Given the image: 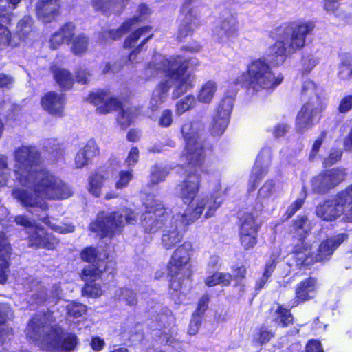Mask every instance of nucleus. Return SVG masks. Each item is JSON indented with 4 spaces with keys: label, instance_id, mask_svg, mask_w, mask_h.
Listing matches in <instances>:
<instances>
[{
    "label": "nucleus",
    "instance_id": "f257e3e1",
    "mask_svg": "<svg viewBox=\"0 0 352 352\" xmlns=\"http://www.w3.org/2000/svg\"><path fill=\"white\" fill-rule=\"evenodd\" d=\"M13 172L21 187L13 189L12 195L30 212L46 211L47 199H64L73 194L59 177L45 169H39L42 162L38 149L32 145H21L13 153Z\"/></svg>",
    "mask_w": 352,
    "mask_h": 352
},
{
    "label": "nucleus",
    "instance_id": "f03ea898",
    "mask_svg": "<svg viewBox=\"0 0 352 352\" xmlns=\"http://www.w3.org/2000/svg\"><path fill=\"white\" fill-rule=\"evenodd\" d=\"M314 28L311 22L297 25L292 33L287 32L276 41L269 50L268 60L260 58L250 62L246 74L243 73L234 80L236 85H246L254 92L273 90L283 80L281 73L274 71L272 67L283 64L286 58L304 47L307 35Z\"/></svg>",
    "mask_w": 352,
    "mask_h": 352
},
{
    "label": "nucleus",
    "instance_id": "7ed1b4c3",
    "mask_svg": "<svg viewBox=\"0 0 352 352\" xmlns=\"http://www.w3.org/2000/svg\"><path fill=\"white\" fill-rule=\"evenodd\" d=\"M199 65V62L196 58H186L175 56L166 58L161 54L155 55L153 63H150L147 67L146 74L148 76H152L162 72L167 79L162 80L153 92L150 101L152 110H156L164 102L172 85H174V98H177L192 89L194 87L195 76L186 73V71L190 67Z\"/></svg>",
    "mask_w": 352,
    "mask_h": 352
},
{
    "label": "nucleus",
    "instance_id": "20e7f679",
    "mask_svg": "<svg viewBox=\"0 0 352 352\" xmlns=\"http://www.w3.org/2000/svg\"><path fill=\"white\" fill-rule=\"evenodd\" d=\"M45 320V316L34 317L27 327V336L34 341H41V346L47 350H74L78 344L77 336L70 333L61 336L60 329L44 326L43 320Z\"/></svg>",
    "mask_w": 352,
    "mask_h": 352
},
{
    "label": "nucleus",
    "instance_id": "39448f33",
    "mask_svg": "<svg viewBox=\"0 0 352 352\" xmlns=\"http://www.w3.org/2000/svg\"><path fill=\"white\" fill-rule=\"evenodd\" d=\"M137 220V214L131 209L124 208L113 213L100 212L95 221L90 224L93 232L102 236H112L120 232L126 223H133Z\"/></svg>",
    "mask_w": 352,
    "mask_h": 352
},
{
    "label": "nucleus",
    "instance_id": "423d86ee",
    "mask_svg": "<svg viewBox=\"0 0 352 352\" xmlns=\"http://www.w3.org/2000/svg\"><path fill=\"white\" fill-rule=\"evenodd\" d=\"M316 214L326 221H332L342 216L345 221L352 222V197L347 188L339 192L333 199L318 206Z\"/></svg>",
    "mask_w": 352,
    "mask_h": 352
},
{
    "label": "nucleus",
    "instance_id": "0eeeda50",
    "mask_svg": "<svg viewBox=\"0 0 352 352\" xmlns=\"http://www.w3.org/2000/svg\"><path fill=\"white\" fill-rule=\"evenodd\" d=\"M348 239L346 233H341L322 241L317 250V254H313L307 247L302 248L298 245L295 247L296 260L298 264L309 265L314 262H322L327 260L332 255L335 250Z\"/></svg>",
    "mask_w": 352,
    "mask_h": 352
},
{
    "label": "nucleus",
    "instance_id": "6e6552de",
    "mask_svg": "<svg viewBox=\"0 0 352 352\" xmlns=\"http://www.w3.org/2000/svg\"><path fill=\"white\" fill-rule=\"evenodd\" d=\"M192 248L191 243H184L174 251L169 261L168 273L170 277V287L175 292L182 288L184 271L190 259Z\"/></svg>",
    "mask_w": 352,
    "mask_h": 352
},
{
    "label": "nucleus",
    "instance_id": "1a4fd4ad",
    "mask_svg": "<svg viewBox=\"0 0 352 352\" xmlns=\"http://www.w3.org/2000/svg\"><path fill=\"white\" fill-rule=\"evenodd\" d=\"M221 203L222 200L217 196L198 198L189 206L184 213H177V219L180 217L183 223L190 224L199 219L201 215L204 219H209L214 215Z\"/></svg>",
    "mask_w": 352,
    "mask_h": 352
},
{
    "label": "nucleus",
    "instance_id": "9d476101",
    "mask_svg": "<svg viewBox=\"0 0 352 352\" xmlns=\"http://www.w3.org/2000/svg\"><path fill=\"white\" fill-rule=\"evenodd\" d=\"M198 123H186L182 128V133L186 142L184 150L186 160L189 164L201 166L204 162L205 155L202 143L197 140Z\"/></svg>",
    "mask_w": 352,
    "mask_h": 352
},
{
    "label": "nucleus",
    "instance_id": "9b49d317",
    "mask_svg": "<svg viewBox=\"0 0 352 352\" xmlns=\"http://www.w3.org/2000/svg\"><path fill=\"white\" fill-rule=\"evenodd\" d=\"M146 211L142 215V223L147 233H155L168 222V214L162 204L155 200H147L144 204Z\"/></svg>",
    "mask_w": 352,
    "mask_h": 352
},
{
    "label": "nucleus",
    "instance_id": "f8f14e48",
    "mask_svg": "<svg viewBox=\"0 0 352 352\" xmlns=\"http://www.w3.org/2000/svg\"><path fill=\"white\" fill-rule=\"evenodd\" d=\"M204 163L201 166H195L188 162V174L185 180L175 188V192L185 204L192 203L199 190L200 179L199 171H203Z\"/></svg>",
    "mask_w": 352,
    "mask_h": 352
},
{
    "label": "nucleus",
    "instance_id": "ddd939ff",
    "mask_svg": "<svg viewBox=\"0 0 352 352\" xmlns=\"http://www.w3.org/2000/svg\"><path fill=\"white\" fill-rule=\"evenodd\" d=\"M104 262L101 261L97 265H88L84 269L82 278L86 282L82 289V293L85 295L90 297H98L102 294L103 292L100 285L92 282L99 278L103 272H108L109 273L110 270H107L106 265L105 267L104 266Z\"/></svg>",
    "mask_w": 352,
    "mask_h": 352
},
{
    "label": "nucleus",
    "instance_id": "4468645a",
    "mask_svg": "<svg viewBox=\"0 0 352 352\" xmlns=\"http://www.w3.org/2000/svg\"><path fill=\"white\" fill-rule=\"evenodd\" d=\"M346 173L342 168H332L324 171L313 180L314 190L324 192L340 184L346 178Z\"/></svg>",
    "mask_w": 352,
    "mask_h": 352
},
{
    "label": "nucleus",
    "instance_id": "2eb2a0df",
    "mask_svg": "<svg viewBox=\"0 0 352 352\" xmlns=\"http://www.w3.org/2000/svg\"><path fill=\"white\" fill-rule=\"evenodd\" d=\"M188 223L182 222V219L179 217L177 219V214H174L172 219L165 225L161 243L164 248L170 250L174 248L177 243L182 241L183 238L180 230L182 226Z\"/></svg>",
    "mask_w": 352,
    "mask_h": 352
},
{
    "label": "nucleus",
    "instance_id": "dca6fc26",
    "mask_svg": "<svg viewBox=\"0 0 352 352\" xmlns=\"http://www.w3.org/2000/svg\"><path fill=\"white\" fill-rule=\"evenodd\" d=\"M152 34L151 33V28L146 26L138 29L136 31L130 34L124 41L125 47H131L136 45L139 39H142L141 43L138 47L129 54L128 61L131 64H135L142 60V58L138 57L140 47L144 45L151 38Z\"/></svg>",
    "mask_w": 352,
    "mask_h": 352
},
{
    "label": "nucleus",
    "instance_id": "f3484780",
    "mask_svg": "<svg viewBox=\"0 0 352 352\" xmlns=\"http://www.w3.org/2000/svg\"><path fill=\"white\" fill-rule=\"evenodd\" d=\"M193 0H185L182 8V14L184 16L179 26L178 33L181 37L188 36L199 25L197 10L190 6Z\"/></svg>",
    "mask_w": 352,
    "mask_h": 352
},
{
    "label": "nucleus",
    "instance_id": "a211bd4d",
    "mask_svg": "<svg viewBox=\"0 0 352 352\" xmlns=\"http://www.w3.org/2000/svg\"><path fill=\"white\" fill-rule=\"evenodd\" d=\"M87 100L96 107V111L100 114H107L120 107L116 98L103 91L90 94Z\"/></svg>",
    "mask_w": 352,
    "mask_h": 352
},
{
    "label": "nucleus",
    "instance_id": "6ab92c4d",
    "mask_svg": "<svg viewBox=\"0 0 352 352\" xmlns=\"http://www.w3.org/2000/svg\"><path fill=\"white\" fill-rule=\"evenodd\" d=\"M138 11L140 16L125 21L121 27L116 30L104 31L102 32L100 41L102 44L107 43L110 40H116L120 38L124 34H125L131 28V25L138 21L146 17L150 14L148 8L144 5L141 4L139 6Z\"/></svg>",
    "mask_w": 352,
    "mask_h": 352
},
{
    "label": "nucleus",
    "instance_id": "aec40b11",
    "mask_svg": "<svg viewBox=\"0 0 352 352\" xmlns=\"http://www.w3.org/2000/svg\"><path fill=\"white\" fill-rule=\"evenodd\" d=\"M324 108V106L311 105L309 102L305 103L296 117L298 130L303 132L311 128L314 121Z\"/></svg>",
    "mask_w": 352,
    "mask_h": 352
},
{
    "label": "nucleus",
    "instance_id": "412c9836",
    "mask_svg": "<svg viewBox=\"0 0 352 352\" xmlns=\"http://www.w3.org/2000/svg\"><path fill=\"white\" fill-rule=\"evenodd\" d=\"M41 104L50 114L61 117L64 111L65 98L61 94L49 91L41 98Z\"/></svg>",
    "mask_w": 352,
    "mask_h": 352
},
{
    "label": "nucleus",
    "instance_id": "4be33fe9",
    "mask_svg": "<svg viewBox=\"0 0 352 352\" xmlns=\"http://www.w3.org/2000/svg\"><path fill=\"white\" fill-rule=\"evenodd\" d=\"M270 158V151L268 149L262 150L257 156L252 169V174L249 180L252 190L256 187L260 179L266 174Z\"/></svg>",
    "mask_w": 352,
    "mask_h": 352
},
{
    "label": "nucleus",
    "instance_id": "5701e85b",
    "mask_svg": "<svg viewBox=\"0 0 352 352\" xmlns=\"http://www.w3.org/2000/svg\"><path fill=\"white\" fill-rule=\"evenodd\" d=\"M60 0H39L36 3V14L45 23L52 20L58 14Z\"/></svg>",
    "mask_w": 352,
    "mask_h": 352
},
{
    "label": "nucleus",
    "instance_id": "b1692460",
    "mask_svg": "<svg viewBox=\"0 0 352 352\" xmlns=\"http://www.w3.org/2000/svg\"><path fill=\"white\" fill-rule=\"evenodd\" d=\"M238 23L234 16L224 19L213 30V36L220 41H225L237 32Z\"/></svg>",
    "mask_w": 352,
    "mask_h": 352
},
{
    "label": "nucleus",
    "instance_id": "393cba45",
    "mask_svg": "<svg viewBox=\"0 0 352 352\" xmlns=\"http://www.w3.org/2000/svg\"><path fill=\"white\" fill-rule=\"evenodd\" d=\"M316 288V281L309 278L300 282L296 289V297L292 307L297 306L300 302L309 300L314 297Z\"/></svg>",
    "mask_w": 352,
    "mask_h": 352
},
{
    "label": "nucleus",
    "instance_id": "a878e982",
    "mask_svg": "<svg viewBox=\"0 0 352 352\" xmlns=\"http://www.w3.org/2000/svg\"><path fill=\"white\" fill-rule=\"evenodd\" d=\"M11 254V248L3 234H0V283L7 280V272L9 267L8 258Z\"/></svg>",
    "mask_w": 352,
    "mask_h": 352
},
{
    "label": "nucleus",
    "instance_id": "bb28decb",
    "mask_svg": "<svg viewBox=\"0 0 352 352\" xmlns=\"http://www.w3.org/2000/svg\"><path fill=\"white\" fill-rule=\"evenodd\" d=\"M32 244L38 248H45L52 250L58 244V241L52 234H45L43 230L36 227L35 233L30 234Z\"/></svg>",
    "mask_w": 352,
    "mask_h": 352
},
{
    "label": "nucleus",
    "instance_id": "cd10ccee",
    "mask_svg": "<svg viewBox=\"0 0 352 352\" xmlns=\"http://www.w3.org/2000/svg\"><path fill=\"white\" fill-rule=\"evenodd\" d=\"M301 98L305 103L309 102L311 105L323 106L318 96L317 86L312 80L304 81L301 91Z\"/></svg>",
    "mask_w": 352,
    "mask_h": 352
},
{
    "label": "nucleus",
    "instance_id": "c85d7f7f",
    "mask_svg": "<svg viewBox=\"0 0 352 352\" xmlns=\"http://www.w3.org/2000/svg\"><path fill=\"white\" fill-rule=\"evenodd\" d=\"M274 182L272 180L267 181L260 188L258 195L259 206L257 207L258 211L268 206L275 199Z\"/></svg>",
    "mask_w": 352,
    "mask_h": 352
},
{
    "label": "nucleus",
    "instance_id": "c756f323",
    "mask_svg": "<svg viewBox=\"0 0 352 352\" xmlns=\"http://www.w3.org/2000/svg\"><path fill=\"white\" fill-rule=\"evenodd\" d=\"M217 91V84L213 80H208L202 84L197 91L196 99L201 104H210Z\"/></svg>",
    "mask_w": 352,
    "mask_h": 352
},
{
    "label": "nucleus",
    "instance_id": "7c9ffc66",
    "mask_svg": "<svg viewBox=\"0 0 352 352\" xmlns=\"http://www.w3.org/2000/svg\"><path fill=\"white\" fill-rule=\"evenodd\" d=\"M138 115V110L135 107L124 106L119 109L117 116V122L122 129H126L133 122Z\"/></svg>",
    "mask_w": 352,
    "mask_h": 352
},
{
    "label": "nucleus",
    "instance_id": "2f4dec72",
    "mask_svg": "<svg viewBox=\"0 0 352 352\" xmlns=\"http://www.w3.org/2000/svg\"><path fill=\"white\" fill-rule=\"evenodd\" d=\"M11 309L8 304L0 303V341L10 339L12 330L6 324V320L11 316Z\"/></svg>",
    "mask_w": 352,
    "mask_h": 352
},
{
    "label": "nucleus",
    "instance_id": "473e14b6",
    "mask_svg": "<svg viewBox=\"0 0 352 352\" xmlns=\"http://www.w3.org/2000/svg\"><path fill=\"white\" fill-rule=\"evenodd\" d=\"M261 211L256 209L254 213H245L242 216L241 219L240 232L257 233L258 224L256 219Z\"/></svg>",
    "mask_w": 352,
    "mask_h": 352
},
{
    "label": "nucleus",
    "instance_id": "72a5a7b5",
    "mask_svg": "<svg viewBox=\"0 0 352 352\" xmlns=\"http://www.w3.org/2000/svg\"><path fill=\"white\" fill-rule=\"evenodd\" d=\"M127 0H91V6L97 11L105 13L122 8Z\"/></svg>",
    "mask_w": 352,
    "mask_h": 352
},
{
    "label": "nucleus",
    "instance_id": "f704fd0d",
    "mask_svg": "<svg viewBox=\"0 0 352 352\" xmlns=\"http://www.w3.org/2000/svg\"><path fill=\"white\" fill-rule=\"evenodd\" d=\"M52 70L57 83L65 89L72 88L74 84V79L69 71L58 67H53Z\"/></svg>",
    "mask_w": 352,
    "mask_h": 352
},
{
    "label": "nucleus",
    "instance_id": "c9c22d12",
    "mask_svg": "<svg viewBox=\"0 0 352 352\" xmlns=\"http://www.w3.org/2000/svg\"><path fill=\"white\" fill-rule=\"evenodd\" d=\"M81 257L82 258L87 261L89 263H93L91 265H97V264H100V262H104V267L107 266V268L109 271V274H112L113 272L115 263L113 261H103V260H98L96 261V257H97V253L96 250L94 248H85L81 253Z\"/></svg>",
    "mask_w": 352,
    "mask_h": 352
},
{
    "label": "nucleus",
    "instance_id": "e433bc0d",
    "mask_svg": "<svg viewBox=\"0 0 352 352\" xmlns=\"http://www.w3.org/2000/svg\"><path fill=\"white\" fill-rule=\"evenodd\" d=\"M234 103V97L232 96L224 97L220 102L216 116L223 118L221 126H224L226 124V120H229L230 115L232 110Z\"/></svg>",
    "mask_w": 352,
    "mask_h": 352
},
{
    "label": "nucleus",
    "instance_id": "4c0bfd02",
    "mask_svg": "<svg viewBox=\"0 0 352 352\" xmlns=\"http://www.w3.org/2000/svg\"><path fill=\"white\" fill-rule=\"evenodd\" d=\"M105 178L99 173L91 175L88 179L87 190L90 194L96 197L101 195V190L104 185Z\"/></svg>",
    "mask_w": 352,
    "mask_h": 352
},
{
    "label": "nucleus",
    "instance_id": "58836bf2",
    "mask_svg": "<svg viewBox=\"0 0 352 352\" xmlns=\"http://www.w3.org/2000/svg\"><path fill=\"white\" fill-rule=\"evenodd\" d=\"M197 99L192 94L187 95L177 101L175 106V113L180 116L185 112L193 109L197 104Z\"/></svg>",
    "mask_w": 352,
    "mask_h": 352
},
{
    "label": "nucleus",
    "instance_id": "ea45409f",
    "mask_svg": "<svg viewBox=\"0 0 352 352\" xmlns=\"http://www.w3.org/2000/svg\"><path fill=\"white\" fill-rule=\"evenodd\" d=\"M274 321L280 324L283 327H287L293 322V316L289 310L278 305L273 314Z\"/></svg>",
    "mask_w": 352,
    "mask_h": 352
},
{
    "label": "nucleus",
    "instance_id": "a19ab883",
    "mask_svg": "<svg viewBox=\"0 0 352 352\" xmlns=\"http://www.w3.org/2000/svg\"><path fill=\"white\" fill-rule=\"evenodd\" d=\"M232 280V276L228 273L217 272L205 280V283L208 287H213L217 285L227 286Z\"/></svg>",
    "mask_w": 352,
    "mask_h": 352
},
{
    "label": "nucleus",
    "instance_id": "79ce46f5",
    "mask_svg": "<svg viewBox=\"0 0 352 352\" xmlns=\"http://www.w3.org/2000/svg\"><path fill=\"white\" fill-rule=\"evenodd\" d=\"M342 62L338 72L340 78L346 80L352 76V55L344 54L342 56Z\"/></svg>",
    "mask_w": 352,
    "mask_h": 352
},
{
    "label": "nucleus",
    "instance_id": "37998d69",
    "mask_svg": "<svg viewBox=\"0 0 352 352\" xmlns=\"http://www.w3.org/2000/svg\"><path fill=\"white\" fill-rule=\"evenodd\" d=\"M11 6L6 7V1L0 0V19L3 23H8L11 19V11L16 8V6L21 0H8Z\"/></svg>",
    "mask_w": 352,
    "mask_h": 352
},
{
    "label": "nucleus",
    "instance_id": "c03bdc74",
    "mask_svg": "<svg viewBox=\"0 0 352 352\" xmlns=\"http://www.w3.org/2000/svg\"><path fill=\"white\" fill-rule=\"evenodd\" d=\"M88 47V39L83 34L75 36L72 39V51L75 54H82L85 52Z\"/></svg>",
    "mask_w": 352,
    "mask_h": 352
},
{
    "label": "nucleus",
    "instance_id": "a18cd8bd",
    "mask_svg": "<svg viewBox=\"0 0 352 352\" xmlns=\"http://www.w3.org/2000/svg\"><path fill=\"white\" fill-rule=\"evenodd\" d=\"M116 298L128 305H135L138 302L136 294L130 289L122 288L117 290Z\"/></svg>",
    "mask_w": 352,
    "mask_h": 352
},
{
    "label": "nucleus",
    "instance_id": "49530a36",
    "mask_svg": "<svg viewBox=\"0 0 352 352\" xmlns=\"http://www.w3.org/2000/svg\"><path fill=\"white\" fill-rule=\"evenodd\" d=\"M36 215L40 217L38 214H36ZM39 218L45 224L48 225L54 231L60 234H67L74 231V227L72 225H56L55 223H52L50 220V218L47 217Z\"/></svg>",
    "mask_w": 352,
    "mask_h": 352
},
{
    "label": "nucleus",
    "instance_id": "de8ad7c7",
    "mask_svg": "<svg viewBox=\"0 0 352 352\" xmlns=\"http://www.w3.org/2000/svg\"><path fill=\"white\" fill-rule=\"evenodd\" d=\"M9 176L8 157L6 155H0V187L6 184Z\"/></svg>",
    "mask_w": 352,
    "mask_h": 352
},
{
    "label": "nucleus",
    "instance_id": "09e8293b",
    "mask_svg": "<svg viewBox=\"0 0 352 352\" xmlns=\"http://www.w3.org/2000/svg\"><path fill=\"white\" fill-rule=\"evenodd\" d=\"M168 173V172L166 168L160 167L158 166H153L151 173V182L153 184H157L164 181Z\"/></svg>",
    "mask_w": 352,
    "mask_h": 352
},
{
    "label": "nucleus",
    "instance_id": "8fccbe9b",
    "mask_svg": "<svg viewBox=\"0 0 352 352\" xmlns=\"http://www.w3.org/2000/svg\"><path fill=\"white\" fill-rule=\"evenodd\" d=\"M133 177V170H122L118 173V179L116 183V189L126 188Z\"/></svg>",
    "mask_w": 352,
    "mask_h": 352
},
{
    "label": "nucleus",
    "instance_id": "3c124183",
    "mask_svg": "<svg viewBox=\"0 0 352 352\" xmlns=\"http://www.w3.org/2000/svg\"><path fill=\"white\" fill-rule=\"evenodd\" d=\"M257 233L240 232V240L241 245L245 249L252 248L257 242Z\"/></svg>",
    "mask_w": 352,
    "mask_h": 352
},
{
    "label": "nucleus",
    "instance_id": "603ef678",
    "mask_svg": "<svg viewBox=\"0 0 352 352\" xmlns=\"http://www.w3.org/2000/svg\"><path fill=\"white\" fill-rule=\"evenodd\" d=\"M67 311L69 316L78 318L85 314L87 307L78 302H71L67 305Z\"/></svg>",
    "mask_w": 352,
    "mask_h": 352
},
{
    "label": "nucleus",
    "instance_id": "864d4df0",
    "mask_svg": "<svg viewBox=\"0 0 352 352\" xmlns=\"http://www.w3.org/2000/svg\"><path fill=\"white\" fill-rule=\"evenodd\" d=\"M81 151L90 160L99 154V148L96 142L93 140H89L86 145L81 148Z\"/></svg>",
    "mask_w": 352,
    "mask_h": 352
},
{
    "label": "nucleus",
    "instance_id": "5fc2aeb1",
    "mask_svg": "<svg viewBox=\"0 0 352 352\" xmlns=\"http://www.w3.org/2000/svg\"><path fill=\"white\" fill-rule=\"evenodd\" d=\"M222 121H223L222 117H220V116H218L216 115L214 116L212 126L211 128V133L213 135L219 136V135H222L224 133L226 129L227 128V126L228 125L229 120H226V124H225V126L223 127L221 126Z\"/></svg>",
    "mask_w": 352,
    "mask_h": 352
},
{
    "label": "nucleus",
    "instance_id": "6e6d98bb",
    "mask_svg": "<svg viewBox=\"0 0 352 352\" xmlns=\"http://www.w3.org/2000/svg\"><path fill=\"white\" fill-rule=\"evenodd\" d=\"M274 264L273 263H267L265 266L262 278L256 285V289H261L265 285L267 279L270 277L272 273L274 270Z\"/></svg>",
    "mask_w": 352,
    "mask_h": 352
},
{
    "label": "nucleus",
    "instance_id": "4d7b16f0",
    "mask_svg": "<svg viewBox=\"0 0 352 352\" xmlns=\"http://www.w3.org/2000/svg\"><path fill=\"white\" fill-rule=\"evenodd\" d=\"M10 41V32L4 25L0 24V50L8 46Z\"/></svg>",
    "mask_w": 352,
    "mask_h": 352
},
{
    "label": "nucleus",
    "instance_id": "13d9d810",
    "mask_svg": "<svg viewBox=\"0 0 352 352\" xmlns=\"http://www.w3.org/2000/svg\"><path fill=\"white\" fill-rule=\"evenodd\" d=\"M140 156L139 149L137 147H132L125 160V164L127 166H134L138 162Z\"/></svg>",
    "mask_w": 352,
    "mask_h": 352
},
{
    "label": "nucleus",
    "instance_id": "bf43d9fd",
    "mask_svg": "<svg viewBox=\"0 0 352 352\" xmlns=\"http://www.w3.org/2000/svg\"><path fill=\"white\" fill-rule=\"evenodd\" d=\"M173 122V113L169 109H165L162 112L159 118V124L162 127H168Z\"/></svg>",
    "mask_w": 352,
    "mask_h": 352
},
{
    "label": "nucleus",
    "instance_id": "052dcab7",
    "mask_svg": "<svg viewBox=\"0 0 352 352\" xmlns=\"http://www.w3.org/2000/svg\"><path fill=\"white\" fill-rule=\"evenodd\" d=\"M200 325L201 316L193 314L188 327V333L191 336L195 335L198 332Z\"/></svg>",
    "mask_w": 352,
    "mask_h": 352
},
{
    "label": "nucleus",
    "instance_id": "680f3d73",
    "mask_svg": "<svg viewBox=\"0 0 352 352\" xmlns=\"http://www.w3.org/2000/svg\"><path fill=\"white\" fill-rule=\"evenodd\" d=\"M74 28L75 26L72 23H66L60 28L59 32H61V34L65 41H69L72 38L74 35Z\"/></svg>",
    "mask_w": 352,
    "mask_h": 352
},
{
    "label": "nucleus",
    "instance_id": "e2e57ef3",
    "mask_svg": "<svg viewBox=\"0 0 352 352\" xmlns=\"http://www.w3.org/2000/svg\"><path fill=\"white\" fill-rule=\"evenodd\" d=\"M273 336H274V334L272 332L268 331L265 327H262V328H261L259 332L257 333L255 339L259 344H263L266 343L267 342L270 341V340Z\"/></svg>",
    "mask_w": 352,
    "mask_h": 352
},
{
    "label": "nucleus",
    "instance_id": "0e129e2a",
    "mask_svg": "<svg viewBox=\"0 0 352 352\" xmlns=\"http://www.w3.org/2000/svg\"><path fill=\"white\" fill-rule=\"evenodd\" d=\"M342 155V151L340 149L334 150L331 152L329 157L324 159V164L325 166H331L340 160Z\"/></svg>",
    "mask_w": 352,
    "mask_h": 352
},
{
    "label": "nucleus",
    "instance_id": "69168bd1",
    "mask_svg": "<svg viewBox=\"0 0 352 352\" xmlns=\"http://www.w3.org/2000/svg\"><path fill=\"white\" fill-rule=\"evenodd\" d=\"M159 322L158 327H168L170 325V324L173 322L174 318L173 316L170 312L168 313H163L162 314L158 315V319H157Z\"/></svg>",
    "mask_w": 352,
    "mask_h": 352
},
{
    "label": "nucleus",
    "instance_id": "338daca9",
    "mask_svg": "<svg viewBox=\"0 0 352 352\" xmlns=\"http://www.w3.org/2000/svg\"><path fill=\"white\" fill-rule=\"evenodd\" d=\"M352 108V96L347 95L344 96L339 104L338 111L340 113H346Z\"/></svg>",
    "mask_w": 352,
    "mask_h": 352
},
{
    "label": "nucleus",
    "instance_id": "774afa93",
    "mask_svg": "<svg viewBox=\"0 0 352 352\" xmlns=\"http://www.w3.org/2000/svg\"><path fill=\"white\" fill-rule=\"evenodd\" d=\"M91 160L87 158L82 151L79 150L75 157V165L78 168H81L89 164Z\"/></svg>",
    "mask_w": 352,
    "mask_h": 352
}]
</instances>
